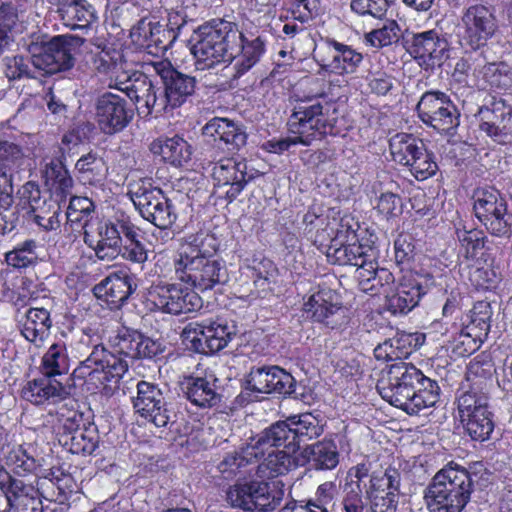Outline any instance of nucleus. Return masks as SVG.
Segmentation results:
<instances>
[{
    "mask_svg": "<svg viewBox=\"0 0 512 512\" xmlns=\"http://www.w3.org/2000/svg\"><path fill=\"white\" fill-rule=\"evenodd\" d=\"M410 336H397L386 339L384 342L378 344L374 349L376 359L383 361H402V358L407 356L410 351L405 348V342Z\"/></svg>",
    "mask_w": 512,
    "mask_h": 512,
    "instance_id": "52",
    "label": "nucleus"
},
{
    "mask_svg": "<svg viewBox=\"0 0 512 512\" xmlns=\"http://www.w3.org/2000/svg\"><path fill=\"white\" fill-rule=\"evenodd\" d=\"M155 69L159 73L164 85V89L161 92L165 111L169 108L174 109L181 106L194 93L196 87L195 77L175 70L169 63L158 62L155 64Z\"/></svg>",
    "mask_w": 512,
    "mask_h": 512,
    "instance_id": "21",
    "label": "nucleus"
},
{
    "mask_svg": "<svg viewBox=\"0 0 512 512\" xmlns=\"http://www.w3.org/2000/svg\"><path fill=\"white\" fill-rule=\"evenodd\" d=\"M314 59L323 70L345 75L356 71L363 56L346 44L326 38L316 45Z\"/></svg>",
    "mask_w": 512,
    "mask_h": 512,
    "instance_id": "15",
    "label": "nucleus"
},
{
    "mask_svg": "<svg viewBox=\"0 0 512 512\" xmlns=\"http://www.w3.org/2000/svg\"><path fill=\"white\" fill-rule=\"evenodd\" d=\"M399 27L395 21L365 34V42L374 48L389 46L398 40Z\"/></svg>",
    "mask_w": 512,
    "mask_h": 512,
    "instance_id": "59",
    "label": "nucleus"
},
{
    "mask_svg": "<svg viewBox=\"0 0 512 512\" xmlns=\"http://www.w3.org/2000/svg\"><path fill=\"white\" fill-rule=\"evenodd\" d=\"M207 326L208 324L196 322L185 326L181 336L188 349L201 354H210Z\"/></svg>",
    "mask_w": 512,
    "mask_h": 512,
    "instance_id": "48",
    "label": "nucleus"
},
{
    "mask_svg": "<svg viewBox=\"0 0 512 512\" xmlns=\"http://www.w3.org/2000/svg\"><path fill=\"white\" fill-rule=\"evenodd\" d=\"M123 53L112 47H105L92 57L93 69L102 75L109 76L119 65H123Z\"/></svg>",
    "mask_w": 512,
    "mask_h": 512,
    "instance_id": "53",
    "label": "nucleus"
},
{
    "mask_svg": "<svg viewBox=\"0 0 512 512\" xmlns=\"http://www.w3.org/2000/svg\"><path fill=\"white\" fill-rule=\"evenodd\" d=\"M148 301L162 312L179 315L200 309L201 297L193 289L178 284H159L148 292Z\"/></svg>",
    "mask_w": 512,
    "mask_h": 512,
    "instance_id": "14",
    "label": "nucleus"
},
{
    "mask_svg": "<svg viewBox=\"0 0 512 512\" xmlns=\"http://www.w3.org/2000/svg\"><path fill=\"white\" fill-rule=\"evenodd\" d=\"M425 294L422 285L412 277H404L394 287L385 291V306L392 314H406L418 303Z\"/></svg>",
    "mask_w": 512,
    "mask_h": 512,
    "instance_id": "26",
    "label": "nucleus"
},
{
    "mask_svg": "<svg viewBox=\"0 0 512 512\" xmlns=\"http://www.w3.org/2000/svg\"><path fill=\"white\" fill-rule=\"evenodd\" d=\"M44 175L48 182H51L53 185H58L63 191L72 187L73 180L65 165L60 160H51L47 163Z\"/></svg>",
    "mask_w": 512,
    "mask_h": 512,
    "instance_id": "64",
    "label": "nucleus"
},
{
    "mask_svg": "<svg viewBox=\"0 0 512 512\" xmlns=\"http://www.w3.org/2000/svg\"><path fill=\"white\" fill-rule=\"evenodd\" d=\"M473 200L475 216L486 230L496 237H509L512 215L508 213L507 202L500 192L493 188L477 189Z\"/></svg>",
    "mask_w": 512,
    "mask_h": 512,
    "instance_id": "10",
    "label": "nucleus"
},
{
    "mask_svg": "<svg viewBox=\"0 0 512 512\" xmlns=\"http://www.w3.org/2000/svg\"><path fill=\"white\" fill-rule=\"evenodd\" d=\"M70 359L65 343L52 344L42 357V373L54 377L66 374L69 371Z\"/></svg>",
    "mask_w": 512,
    "mask_h": 512,
    "instance_id": "45",
    "label": "nucleus"
},
{
    "mask_svg": "<svg viewBox=\"0 0 512 512\" xmlns=\"http://www.w3.org/2000/svg\"><path fill=\"white\" fill-rule=\"evenodd\" d=\"M133 226L134 224L125 217L101 222L97 229L98 240H90L88 233L85 232L84 241L94 249L99 259H112L120 253L122 235L124 238L133 237Z\"/></svg>",
    "mask_w": 512,
    "mask_h": 512,
    "instance_id": "17",
    "label": "nucleus"
},
{
    "mask_svg": "<svg viewBox=\"0 0 512 512\" xmlns=\"http://www.w3.org/2000/svg\"><path fill=\"white\" fill-rule=\"evenodd\" d=\"M470 86L480 90L488 87L498 90L512 89V69L505 63H485L484 65H475L473 70V80L468 82Z\"/></svg>",
    "mask_w": 512,
    "mask_h": 512,
    "instance_id": "30",
    "label": "nucleus"
},
{
    "mask_svg": "<svg viewBox=\"0 0 512 512\" xmlns=\"http://www.w3.org/2000/svg\"><path fill=\"white\" fill-rule=\"evenodd\" d=\"M51 327L50 312L45 308L31 307L20 320L21 334L36 346L42 345L49 337Z\"/></svg>",
    "mask_w": 512,
    "mask_h": 512,
    "instance_id": "33",
    "label": "nucleus"
},
{
    "mask_svg": "<svg viewBox=\"0 0 512 512\" xmlns=\"http://www.w3.org/2000/svg\"><path fill=\"white\" fill-rule=\"evenodd\" d=\"M82 40L71 35H58L52 38L37 37L27 44L32 65L45 74H55L71 68L74 64L73 51Z\"/></svg>",
    "mask_w": 512,
    "mask_h": 512,
    "instance_id": "7",
    "label": "nucleus"
},
{
    "mask_svg": "<svg viewBox=\"0 0 512 512\" xmlns=\"http://www.w3.org/2000/svg\"><path fill=\"white\" fill-rule=\"evenodd\" d=\"M202 235L187 236L174 261V271L178 280L190 284L200 291H206L229 280L226 265L202 250Z\"/></svg>",
    "mask_w": 512,
    "mask_h": 512,
    "instance_id": "3",
    "label": "nucleus"
},
{
    "mask_svg": "<svg viewBox=\"0 0 512 512\" xmlns=\"http://www.w3.org/2000/svg\"><path fill=\"white\" fill-rule=\"evenodd\" d=\"M133 237L125 238V244L121 245L122 257L130 262L143 264L148 260V250L140 241L139 229L134 225L132 228Z\"/></svg>",
    "mask_w": 512,
    "mask_h": 512,
    "instance_id": "55",
    "label": "nucleus"
},
{
    "mask_svg": "<svg viewBox=\"0 0 512 512\" xmlns=\"http://www.w3.org/2000/svg\"><path fill=\"white\" fill-rule=\"evenodd\" d=\"M265 50L264 41L260 36L248 39L242 32L239 53L234 66L235 77H240L249 71L261 58Z\"/></svg>",
    "mask_w": 512,
    "mask_h": 512,
    "instance_id": "42",
    "label": "nucleus"
},
{
    "mask_svg": "<svg viewBox=\"0 0 512 512\" xmlns=\"http://www.w3.org/2000/svg\"><path fill=\"white\" fill-rule=\"evenodd\" d=\"M133 406L137 414L156 427L167 426L174 416L167 407L162 391L146 381L137 384V396L133 399Z\"/></svg>",
    "mask_w": 512,
    "mask_h": 512,
    "instance_id": "19",
    "label": "nucleus"
},
{
    "mask_svg": "<svg viewBox=\"0 0 512 512\" xmlns=\"http://www.w3.org/2000/svg\"><path fill=\"white\" fill-rule=\"evenodd\" d=\"M355 267L357 268L355 271V279L358 282L359 289L365 293L375 295V276L378 270L375 255L369 256L362 266Z\"/></svg>",
    "mask_w": 512,
    "mask_h": 512,
    "instance_id": "58",
    "label": "nucleus"
},
{
    "mask_svg": "<svg viewBox=\"0 0 512 512\" xmlns=\"http://www.w3.org/2000/svg\"><path fill=\"white\" fill-rule=\"evenodd\" d=\"M472 491L468 470L449 463L434 475L424 491V500L429 512H462Z\"/></svg>",
    "mask_w": 512,
    "mask_h": 512,
    "instance_id": "5",
    "label": "nucleus"
},
{
    "mask_svg": "<svg viewBox=\"0 0 512 512\" xmlns=\"http://www.w3.org/2000/svg\"><path fill=\"white\" fill-rule=\"evenodd\" d=\"M216 378L211 374L204 377H189L185 382L187 399L200 408H210L220 401L216 391Z\"/></svg>",
    "mask_w": 512,
    "mask_h": 512,
    "instance_id": "35",
    "label": "nucleus"
},
{
    "mask_svg": "<svg viewBox=\"0 0 512 512\" xmlns=\"http://www.w3.org/2000/svg\"><path fill=\"white\" fill-rule=\"evenodd\" d=\"M23 398L35 405H45L46 409L52 402L65 397V387L50 376L43 375L29 381L22 390Z\"/></svg>",
    "mask_w": 512,
    "mask_h": 512,
    "instance_id": "32",
    "label": "nucleus"
},
{
    "mask_svg": "<svg viewBox=\"0 0 512 512\" xmlns=\"http://www.w3.org/2000/svg\"><path fill=\"white\" fill-rule=\"evenodd\" d=\"M462 42L476 50L496 34L498 20L492 5L475 3L464 8L460 20Z\"/></svg>",
    "mask_w": 512,
    "mask_h": 512,
    "instance_id": "12",
    "label": "nucleus"
},
{
    "mask_svg": "<svg viewBox=\"0 0 512 512\" xmlns=\"http://www.w3.org/2000/svg\"><path fill=\"white\" fill-rule=\"evenodd\" d=\"M202 133L215 143L224 144L230 151L240 150L247 142L244 127L228 118H212L204 125Z\"/></svg>",
    "mask_w": 512,
    "mask_h": 512,
    "instance_id": "24",
    "label": "nucleus"
},
{
    "mask_svg": "<svg viewBox=\"0 0 512 512\" xmlns=\"http://www.w3.org/2000/svg\"><path fill=\"white\" fill-rule=\"evenodd\" d=\"M480 130L498 141L512 136V109L503 102H493L491 106L481 107L478 111Z\"/></svg>",
    "mask_w": 512,
    "mask_h": 512,
    "instance_id": "25",
    "label": "nucleus"
},
{
    "mask_svg": "<svg viewBox=\"0 0 512 512\" xmlns=\"http://www.w3.org/2000/svg\"><path fill=\"white\" fill-rule=\"evenodd\" d=\"M286 448L284 450H272L268 453L263 462L258 466L259 472L268 478L285 475L288 472L302 466L300 464V452Z\"/></svg>",
    "mask_w": 512,
    "mask_h": 512,
    "instance_id": "38",
    "label": "nucleus"
},
{
    "mask_svg": "<svg viewBox=\"0 0 512 512\" xmlns=\"http://www.w3.org/2000/svg\"><path fill=\"white\" fill-rule=\"evenodd\" d=\"M300 452V464L310 465L317 471L333 470L339 464V452L336 443L331 439H323L306 445Z\"/></svg>",
    "mask_w": 512,
    "mask_h": 512,
    "instance_id": "29",
    "label": "nucleus"
},
{
    "mask_svg": "<svg viewBox=\"0 0 512 512\" xmlns=\"http://www.w3.org/2000/svg\"><path fill=\"white\" fill-rule=\"evenodd\" d=\"M494 364L489 355L480 354L474 357L468 364L466 370V381L469 383L468 390L485 392L492 382Z\"/></svg>",
    "mask_w": 512,
    "mask_h": 512,
    "instance_id": "41",
    "label": "nucleus"
},
{
    "mask_svg": "<svg viewBox=\"0 0 512 512\" xmlns=\"http://www.w3.org/2000/svg\"><path fill=\"white\" fill-rule=\"evenodd\" d=\"M35 248L36 242L27 240L14 250L6 253V262L16 268H26L37 258Z\"/></svg>",
    "mask_w": 512,
    "mask_h": 512,
    "instance_id": "57",
    "label": "nucleus"
},
{
    "mask_svg": "<svg viewBox=\"0 0 512 512\" xmlns=\"http://www.w3.org/2000/svg\"><path fill=\"white\" fill-rule=\"evenodd\" d=\"M304 311L315 321L334 327L337 324L334 317L340 311V307L332 302L330 291H319L309 297L304 304Z\"/></svg>",
    "mask_w": 512,
    "mask_h": 512,
    "instance_id": "39",
    "label": "nucleus"
},
{
    "mask_svg": "<svg viewBox=\"0 0 512 512\" xmlns=\"http://www.w3.org/2000/svg\"><path fill=\"white\" fill-rule=\"evenodd\" d=\"M492 311L490 304L487 302H478L471 310L470 322L466 325L465 329L475 337L484 340L490 330V320Z\"/></svg>",
    "mask_w": 512,
    "mask_h": 512,
    "instance_id": "50",
    "label": "nucleus"
},
{
    "mask_svg": "<svg viewBox=\"0 0 512 512\" xmlns=\"http://www.w3.org/2000/svg\"><path fill=\"white\" fill-rule=\"evenodd\" d=\"M212 177L217 187H228L225 191V198L232 202L242 192L246 184L254 178V175L248 171L246 161L223 158L215 163Z\"/></svg>",
    "mask_w": 512,
    "mask_h": 512,
    "instance_id": "22",
    "label": "nucleus"
},
{
    "mask_svg": "<svg viewBox=\"0 0 512 512\" xmlns=\"http://www.w3.org/2000/svg\"><path fill=\"white\" fill-rule=\"evenodd\" d=\"M400 486V473L396 469H387L381 475H373L370 479V489L367 492L385 494L396 493Z\"/></svg>",
    "mask_w": 512,
    "mask_h": 512,
    "instance_id": "61",
    "label": "nucleus"
},
{
    "mask_svg": "<svg viewBox=\"0 0 512 512\" xmlns=\"http://www.w3.org/2000/svg\"><path fill=\"white\" fill-rule=\"evenodd\" d=\"M95 115L100 130L113 135L125 129L133 119V110L126 100L117 94L106 92L98 97Z\"/></svg>",
    "mask_w": 512,
    "mask_h": 512,
    "instance_id": "18",
    "label": "nucleus"
},
{
    "mask_svg": "<svg viewBox=\"0 0 512 512\" xmlns=\"http://www.w3.org/2000/svg\"><path fill=\"white\" fill-rule=\"evenodd\" d=\"M457 404L460 421L471 439L480 442L490 439L495 421L486 392L467 390L458 397Z\"/></svg>",
    "mask_w": 512,
    "mask_h": 512,
    "instance_id": "8",
    "label": "nucleus"
},
{
    "mask_svg": "<svg viewBox=\"0 0 512 512\" xmlns=\"http://www.w3.org/2000/svg\"><path fill=\"white\" fill-rule=\"evenodd\" d=\"M251 462L243 457V449L227 453L219 462L217 468L223 478L231 479L242 472V469Z\"/></svg>",
    "mask_w": 512,
    "mask_h": 512,
    "instance_id": "63",
    "label": "nucleus"
},
{
    "mask_svg": "<svg viewBox=\"0 0 512 512\" xmlns=\"http://www.w3.org/2000/svg\"><path fill=\"white\" fill-rule=\"evenodd\" d=\"M0 490L4 494L10 508L15 507L23 497H28V499L32 500L34 512L43 511L39 491L32 485H27L10 474H8V479L0 483Z\"/></svg>",
    "mask_w": 512,
    "mask_h": 512,
    "instance_id": "40",
    "label": "nucleus"
},
{
    "mask_svg": "<svg viewBox=\"0 0 512 512\" xmlns=\"http://www.w3.org/2000/svg\"><path fill=\"white\" fill-rule=\"evenodd\" d=\"M126 95L131 101L141 104L138 110L146 116L166 112L161 89L157 88L144 73L137 75Z\"/></svg>",
    "mask_w": 512,
    "mask_h": 512,
    "instance_id": "28",
    "label": "nucleus"
},
{
    "mask_svg": "<svg viewBox=\"0 0 512 512\" xmlns=\"http://www.w3.org/2000/svg\"><path fill=\"white\" fill-rule=\"evenodd\" d=\"M75 170L79 180L89 185L102 182L107 173L104 160L94 152L81 156L75 164Z\"/></svg>",
    "mask_w": 512,
    "mask_h": 512,
    "instance_id": "44",
    "label": "nucleus"
},
{
    "mask_svg": "<svg viewBox=\"0 0 512 512\" xmlns=\"http://www.w3.org/2000/svg\"><path fill=\"white\" fill-rule=\"evenodd\" d=\"M59 401L52 402L47 408L49 415H55L59 422L67 429H74V425L81 419V415L76 410V401L69 396L65 389V397H61Z\"/></svg>",
    "mask_w": 512,
    "mask_h": 512,
    "instance_id": "47",
    "label": "nucleus"
},
{
    "mask_svg": "<svg viewBox=\"0 0 512 512\" xmlns=\"http://www.w3.org/2000/svg\"><path fill=\"white\" fill-rule=\"evenodd\" d=\"M408 43V52L414 58L432 65L440 64L448 49L447 41L436 30L413 34Z\"/></svg>",
    "mask_w": 512,
    "mask_h": 512,
    "instance_id": "27",
    "label": "nucleus"
},
{
    "mask_svg": "<svg viewBox=\"0 0 512 512\" xmlns=\"http://www.w3.org/2000/svg\"><path fill=\"white\" fill-rule=\"evenodd\" d=\"M210 354L224 349L232 340L234 333L227 324L210 322L207 326Z\"/></svg>",
    "mask_w": 512,
    "mask_h": 512,
    "instance_id": "62",
    "label": "nucleus"
},
{
    "mask_svg": "<svg viewBox=\"0 0 512 512\" xmlns=\"http://www.w3.org/2000/svg\"><path fill=\"white\" fill-rule=\"evenodd\" d=\"M322 96L320 93L299 102L289 117L288 129L292 134L301 135L302 145L308 146L324 135L336 136L343 131L338 105L332 101H320Z\"/></svg>",
    "mask_w": 512,
    "mask_h": 512,
    "instance_id": "6",
    "label": "nucleus"
},
{
    "mask_svg": "<svg viewBox=\"0 0 512 512\" xmlns=\"http://www.w3.org/2000/svg\"><path fill=\"white\" fill-rule=\"evenodd\" d=\"M129 194L141 216L156 227L165 230L176 221L174 206L161 189L143 184L135 185Z\"/></svg>",
    "mask_w": 512,
    "mask_h": 512,
    "instance_id": "13",
    "label": "nucleus"
},
{
    "mask_svg": "<svg viewBox=\"0 0 512 512\" xmlns=\"http://www.w3.org/2000/svg\"><path fill=\"white\" fill-rule=\"evenodd\" d=\"M284 433L281 432L277 422L264 429L257 436L250 438L243 449V457L247 458L251 463L258 461L268 453H271L273 448L283 446L285 448V441L283 438Z\"/></svg>",
    "mask_w": 512,
    "mask_h": 512,
    "instance_id": "34",
    "label": "nucleus"
},
{
    "mask_svg": "<svg viewBox=\"0 0 512 512\" xmlns=\"http://www.w3.org/2000/svg\"><path fill=\"white\" fill-rule=\"evenodd\" d=\"M277 423L284 433L285 448L291 451L299 450L301 442L318 438L324 431L320 420L311 413L293 415Z\"/></svg>",
    "mask_w": 512,
    "mask_h": 512,
    "instance_id": "23",
    "label": "nucleus"
},
{
    "mask_svg": "<svg viewBox=\"0 0 512 512\" xmlns=\"http://www.w3.org/2000/svg\"><path fill=\"white\" fill-rule=\"evenodd\" d=\"M242 32L234 22L213 20L194 32L191 53L198 70L231 63L239 53Z\"/></svg>",
    "mask_w": 512,
    "mask_h": 512,
    "instance_id": "2",
    "label": "nucleus"
},
{
    "mask_svg": "<svg viewBox=\"0 0 512 512\" xmlns=\"http://www.w3.org/2000/svg\"><path fill=\"white\" fill-rule=\"evenodd\" d=\"M227 501L231 506L243 510L266 512L278 506L280 497L271 494L267 482L250 481L231 486L227 491Z\"/></svg>",
    "mask_w": 512,
    "mask_h": 512,
    "instance_id": "16",
    "label": "nucleus"
},
{
    "mask_svg": "<svg viewBox=\"0 0 512 512\" xmlns=\"http://www.w3.org/2000/svg\"><path fill=\"white\" fill-rule=\"evenodd\" d=\"M91 333L83 331L78 338V351L83 355L84 350L92 348L86 359L80 361L72 376L75 380H83L87 390L95 392L108 383H117L127 372L125 360L97 342Z\"/></svg>",
    "mask_w": 512,
    "mask_h": 512,
    "instance_id": "4",
    "label": "nucleus"
},
{
    "mask_svg": "<svg viewBox=\"0 0 512 512\" xmlns=\"http://www.w3.org/2000/svg\"><path fill=\"white\" fill-rule=\"evenodd\" d=\"M376 388L385 401L410 415L434 406L440 396L436 381L404 361L391 364L378 380Z\"/></svg>",
    "mask_w": 512,
    "mask_h": 512,
    "instance_id": "1",
    "label": "nucleus"
},
{
    "mask_svg": "<svg viewBox=\"0 0 512 512\" xmlns=\"http://www.w3.org/2000/svg\"><path fill=\"white\" fill-rule=\"evenodd\" d=\"M132 292L131 278L118 274L107 276L93 288L94 295L110 305L111 309L120 308Z\"/></svg>",
    "mask_w": 512,
    "mask_h": 512,
    "instance_id": "31",
    "label": "nucleus"
},
{
    "mask_svg": "<svg viewBox=\"0 0 512 512\" xmlns=\"http://www.w3.org/2000/svg\"><path fill=\"white\" fill-rule=\"evenodd\" d=\"M156 22L140 20L130 31V38L135 46L144 49L151 54V46L154 44V32Z\"/></svg>",
    "mask_w": 512,
    "mask_h": 512,
    "instance_id": "56",
    "label": "nucleus"
},
{
    "mask_svg": "<svg viewBox=\"0 0 512 512\" xmlns=\"http://www.w3.org/2000/svg\"><path fill=\"white\" fill-rule=\"evenodd\" d=\"M58 14L63 25L71 29L86 28L96 19L94 8L86 0H74Z\"/></svg>",
    "mask_w": 512,
    "mask_h": 512,
    "instance_id": "43",
    "label": "nucleus"
},
{
    "mask_svg": "<svg viewBox=\"0 0 512 512\" xmlns=\"http://www.w3.org/2000/svg\"><path fill=\"white\" fill-rule=\"evenodd\" d=\"M338 495V485L334 481H326L320 484L315 492V497L306 503L314 512H329Z\"/></svg>",
    "mask_w": 512,
    "mask_h": 512,
    "instance_id": "54",
    "label": "nucleus"
},
{
    "mask_svg": "<svg viewBox=\"0 0 512 512\" xmlns=\"http://www.w3.org/2000/svg\"><path fill=\"white\" fill-rule=\"evenodd\" d=\"M419 119L441 134L453 135L460 124V113L450 99L441 91L425 92L417 103Z\"/></svg>",
    "mask_w": 512,
    "mask_h": 512,
    "instance_id": "11",
    "label": "nucleus"
},
{
    "mask_svg": "<svg viewBox=\"0 0 512 512\" xmlns=\"http://www.w3.org/2000/svg\"><path fill=\"white\" fill-rule=\"evenodd\" d=\"M389 148L392 159L404 166L417 180H425L433 176L437 169L432 153H429L425 144L412 134L397 133L391 137Z\"/></svg>",
    "mask_w": 512,
    "mask_h": 512,
    "instance_id": "9",
    "label": "nucleus"
},
{
    "mask_svg": "<svg viewBox=\"0 0 512 512\" xmlns=\"http://www.w3.org/2000/svg\"><path fill=\"white\" fill-rule=\"evenodd\" d=\"M364 475L362 468L357 467L354 476L346 482L343 497L345 512H363L364 503L362 500L361 480Z\"/></svg>",
    "mask_w": 512,
    "mask_h": 512,
    "instance_id": "49",
    "label": "nucleus"
},
{
    "mask_svg": "<svg viewBox=\"0 0 512 512\" xmlns=\"http://www.w3.org/2000/svg\"><path fill=\"white\" fill-rule=\"evenodd\" d=\"M138 339H140V333L136 331L120 332L110 340L112 347L110 352L125 361H127L125 358L137 359Z\"/></svg>",
    "mask_w": 512,
    "mask_h": 512,
    "instance_id": "51",
    "label": "nucleus"
},
{
    "mask_svg": "<svg viewBox=\"0 0 512 512\" xmlns=\"http://www.w3.org/2000/svg\"><path fill=\"white\" fill-rule=\"evenodd\" d=\"M326 255L333 264L362 266L369 256H374V250L370 246H363L359 242L345 243L334 246L330 244Z\"/></svg>",
    "mask_w": 512,
    "mask_h": 512,
    "instance_id": "37",
    "label": "nucleus"
},
{
    "mask_svg": "<svg viewBox=\"0 0 512 512\" xmlns=\"http://www.w3.org/2000/svg\"><path fill=\"white\" fill-rule=\"evenodd\" d=\"M151 151L160 154L164 161L179 167L188 163L192 155L191 146L178 135L154 140L151 143Z\"/></svg>",
    "mask_w": 512,
    "mask_h": 512,
    "instance_id": "36",
    "label": "nucleus"
},
{
    "mask_svg": "<svg viewBox=\"0 0 512 512\" xmlns=\"http://www.w3.org/2000/svg\"><path fill=\"white\" fill-rule=\"evenodd\" d=\"M138 74L142 73L130 68L127 61L124 59L123 65H119L108 76V87L112 89H117L127 94V92L130 89V86L134 84V79H137Z\"/></svg>",
    "mask_w": 512,
    "mask_h": 512,
    "instance_id": "60",
    "label": "nucleus"
},
{
    "mask_svg": "<svg viewBox=\"0 0 512 512\" xmlns=\"http://www.w3.org/2000/svg\"><path fill=\"white\" fill-rule=\"evenodd\" d=\"M1 69L9 81L36 78V70L32 59L22 55L5 56L2 59Z\"/></svg>",
    "mask_w": 512,
    "mask_h": 512,
    "instance_id": "46",
    "label": "nucleus"
},
{
    "mask_svg": "<svg viewBox=\"0 0 512 512\" xmlns=\"http://www.w3.org/2000/svg\"><path fill=\"white\" fill-rule=\"evenodd\" d=\"M295 384L294 377L278 366L252 367L245 378L246 389L258 393L291 395Z\"/></svg>",
    "mask_w": 512,
    "mask_h": 512,
    "instance_id": "20",
    "label": "nucleus"
}]
</instances>
